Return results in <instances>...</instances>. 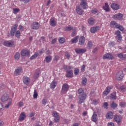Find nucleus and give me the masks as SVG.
Instances as JSON below:
<instances>
[{"mask_svg":"<svg viewBox=\"0 0 126 126\" xmlns=\"http://www.w3.org/2000/svg\"><path fill=\"white\" fill-rule=\"evenodd\" d=\"M78 93L80 95L79 104H82V103H84V101L86 100L87 95L86 94H84V91L82 88H80L78 90Z\"/></svg>","mask_w":126,"mask_h":126,"instance_id":"f257e3e1","label":"nucleus"},{"mask_svg":"<svg viewBox=\"0 0 126 126\" xmlns=\"http://www.w3.org/2000/svg\"><path fill=\"white\" fill-rule=\"evenodd\" d=\"M64 69L66 70V77H73V72L71 69H72V67L70 66L64 65L63 66Z\"/></svg>","mask_w":126,"mask_h":126,"instance_id":"f03ea898","label":"nucleus"},{"mask_svg":"<svg viewBox=\"0 0 126 126\" xmlns=\"http://www.w3.org/2000/svg\"><path fill=\"white\" fill-rule=\"evenodd\" d=\"M110 26H111V27H115V28H118V29H119V30L121 31H124V27L118 24V23L115 21H112L110 23Z\"/></svg>","mask_w":126,"mask_h":126,"instance_id":"7ed1b4c3","label":"nucleus"},{"mask_svg":"<svg viewBox=\"0 0 126 126\" xmlns=\"http://www.w3.org/2000/svg\"><path fill=\"white\" fill-rule=\"evenodd\" d=\"M68 89H69V86L68 84L65 83L64 84L62 88V95H63V94H66V92L68 91Z\"/></svg>","mask_w":126,"mask_h":126,"instance_id":"20e7f679","label":"nucleus"},{"mask_svg":"<svg viewBox=\"0 0 126 126\" xmlns=\"http://www.w3.org/2000/svg\"><path fill=\"white\" fill-rule=\"evenodd\" d=\"M124 72L122 70L119 71L116 76V78L117 80H122L124 78Z\"/></svg>","mask_w":126,"mask_h":126,"instance_id":"39448f33","label":"nucleus"},{"mask_svg":"<svg viewBox=\"0 0 126 126\" xmlns=\"http://www.w3.org/2000/svg\"><path fill=\"white\" fill-rule=\"evenodd\" d=\"M103 59L104 60H113L114 56L110 53H106L103 55Z\"/></svg>","mask_w":126,"mask_h":126,"instance_id":"423d86ee","label":"nucleus"},{"mask_svg":"<svg viewBox=\"0 0 126 126\" xmlns=\"http://www.w3.org/2000/svg\"><path fill=\"white\" fill-rule=\"evenodd\" d=\"M124 15L121 13L117 14L115 15H114L112 16V18L114 19H117L118 20H123V17Z\"/></svg>","mask_w":126,"mask_h":126,"instance_id":"0eeeda50","label":"nucleus"},{"mask_svg":"<svg viewBox=\"0 0 126 126\" xmlns=\"http://www.w3.org/2000/svg\"><path fill=\"white\" fill-rule=\"evenodd\" d=\"M32 28L34 30H37L40 28V24L37 22H34L32 25Z\"/></svg>","mask_w":126,"mask_h":126,"instance_id":"6e6552de","label":"nucleus"},{"mask_svg":"<svg viewBox=\"0 0 126 126\" xmlns=\"http://www.w3.org/2000/svg\"><path fill=\"white\" fill-rule=\"evenodd\" d=\"M81 3L80 5L83 9H86L87 8V2L85 0H80Z\"/></svg>","mask_w":126,"mask_h":126,"instance_id":"1a4fd4ad","label":"nucleus"},{"mask_svg":"<svg viewBox=\"0 0 126 126\" xmlns=\"http://www.w3.org/2000/svg\"><path fill=\"white\" fill-rule=\"evenodd\" d=\"M17 27H18V25H17V24H15L13 27H12L11 31V36H14L16 29H17Z\"/></svg>","mask_w":126,"mask_h":126,"instance_id":"9d476101","label":"nucleus"},{"mask_svg":"<svg viewBox=\"0 0 126 126\" xmlns=\"http://www.w3.org/2000/svg\"><path fill=\"white\" fill-rule=\"evenodd\" d=\"M76 11L77 13H78V14H79V15H81V14H82L84 12V11L81 8V7H80V5H77L76 6Z\"/></svg>","mask_w":126,"mask_h":126,"instance_id":"9b49d317","label":"nucleus"},{"mask_svg":"<svg viewBox=\"0 0 126 126\" xmlns=\"http://www.w3.org/2000/svg\"><path fill=\"white\" fill-rule=\"evenodd\" d=\"M75 52L76 54H84L86 52V49L85 48H76L75 49Z\"/></svg>","mask_w":126,"mask_h":126,"instance_id":"f8f14e48","label":"nucleus"},{"mask_svg":"<svg viewBox=\"0 0 126 126\" xmlns=\"http://www.w3.org/2000/svg\"><path fill=\"white\" fill-rule=\"evenodd\" d=\"M22 72V68L21 67H18L16 68L14 74V75H19Z\"/></svg>","mask_w":126,"mask_h":126,"instance_id":"ddd939ff","label":"nucleus"},{"mask_svg":"<svg viewBox=\"0 0 126 126\" xmlns=\"http://www.w3.org/2000/svg\"><path fill=\"white\" fill-rule=\"evenodd\" d=\"M26 119V114H25V112H22L19 117V121L20 122H22L24 121Z\"/></svg>","mask_w":126,"mask_h":126,"instance_id":"4468645a","label":"nucleus"},{"mask_svg":"<svg viewBox=\"0 0 126 126\" xmlns=\"http://www.w3.org/2000/svg\"><path fill=\"white\" fill-rule=\"evenodd\" d=\"M23 81L24 84H26V85H28V84L30 83L31 80L30 79V78H29V77L27 76H24L23 77Z\"/></svg>","mask_w":126,"mask_h":126,"instance_id":"2eb2a0df","label":"nucleus"},{"mask_svg":"<svg viewBox=\"0 0 126 126\" xmlns=\"http://www.w3.org/2000/svg\"><path fill=\"white\" fill-rule=\"evenodd\" d=\"M114 121L116 122L118 124L122 122V116L121 115H115L114 116Z\"/></svg>","mask_w":126,"mask_h":126,"instance_id":"dca6fc26","label":"nucleus"},{"mask_svg":"<svg viewBox=\"0 0 126 126\" xmlns=\"http://www.w3.org/2000/svg\"><path fill=\"white\" fill-rule=\"evenodd\" d=\"M98 30H100V27L96 26V27H92L90 29L91 33H96Z\"/></svg>","mask_w":126,"mask_h":126,"instance_id":"f3484780","label":"nucleus"},{"mask_svg":"<svg viewBox=\"0 0 126 126\" xmlns=\"http://www.w3.org/2000/svg\"><path fill=\"white\" fill-rule=\"evenodd\" d=\"M9 99V95L6 94H4L1 97V101L2 102H5Z\"/></svg>","mask_w":126,"mask_h":126,"instance_id":"a211bd4d","label":"nucleus"},{"mask_svg":"<svg viewBox=\"0 0 126 126\" xmlns=\"http://www.w3.org/2000/svg\"><path fill=\"white\" fill-rule=\"evenodd\" d=\"M115 34V35H117L116 38H117L118 42H120L123 38L121 35V32L120 31H117Z\"/></svg>","mask_w":126,"mask_h":126,"instance_id":"6ab92c4d","label":"nucleus"},{"mask_svg":"<svg viewBox=\"0 0 126 126\" xmlns=\"http://www.w3.org/2000/svg\"><path fill=\"white\" fill-rule=\"evenodd\" d=\"M3 45L6 47H12L14 45L13 41H5L3 42Z\"/></svg>","mask_w":126,"mask_h":126,"instance_id":"aec40b11","label":"nucleus"},{"mask_svg":"<svg viewBox=\"0 0 126 126\" xmlns=\"http://www.w3.org/2000/svg\"><path fill=\"white\" fill-rule=\"evenodd\" d=\"M84 43H85V37H84L83 36H82L79 38V45L82 46L84 45Z\"/></svg>","mask_w":126,"mask_h":126,"instance_id":"412c9836","label":"nucleus"},{"mask_svg":"<svg viewBox=\"0 0 126 126\" xmlns=\"http://www.w3.org/2000/svg\"><path fill=\"white\" fill-rule=\"evenodd\" d=\"M92 122H94V123H96V122L98 121V118L97 117V114L96 113V112H94V114L92 117Z\"/></svg>","mask_w":126,"mask_h":126,"instance_id":"4be33fe9","label":"nucleus"},{"mask_svg":"<svg viewBox=\"0 0 126 126\" xmlns=\"http://www.w3.org/2000/svg\"><path fill=\"white\" fill-rule=\"evenodd\" d=\"M106 118L108 120H111V119H113V118H114V114L112 113V112H109L106 114Z\"/></svg>","mask_w":126,"mask_h":126,"instance_id":"5701e85b","label":"nucleus"},{"mask_svg":"<svg viewBox=\"0 0 126 126\" xmlns=\"http://www.w3.org/2000/svg\"><path fill=\"white\" fill-rule=\"evenodd\" d=\"M111 8L113 9L114 10H118L119 8H120V5H118V4L112 3L111 5Z\"/></svg>","mask_w":126,"mask_h":126,"instance_id":"b1692460","label":"nucleus"},{"mask_svg":"<svg viewBox=\"0 0 126 126\" xmlns=\"http://www.w3.org/2000/svg\"><path fill=\"white\" fill-rule=\"evenodd\" d=\"M21 56H22V57H25V56H29V51L26 50H23L21 51Z\"/></svg>","mask_w":126,"mask_h":126,"instance_id":"393cba45","label":"nucleus"},{"mask_svg":"<svg viewBox=\"0 0 126 126\" xmlns=\"http://www.w3.org/2000/svg\"><path fill=\"white\" fill-rule=\"evenodd\" d=\"M103 8L105 11H109L110 10V7L108 3H105L104 5L103 6Z\"/></svg>","mask_w":126,"mask_h":126,"instance_id":"a878e982","label":"nucleus"},{"mask_svg":"<svg viewBox=\"0 0 126 126\" xmlns=\"http://www.w3.org/2000/svg\"><path fill=\"white\" fill-rule=\"evenodd\" d=\"M56 86H57V82L55 81H52L50 86V88L51 89H55Z\"/></svg>","mask_w":126,"mask_h":126,"instance_id":"bb28decb","label":"nucleus"},{"mask_svg":"<svg viewBox=\"0 0 126 126\" xmlns=\"http://www.w3.org/2000/svg\"><path fill=\"white\" fill-rule=\"evenodd\" d=\"M50 25L51 26H53V27H55V26H56V25H57V22L56 21H55V20H54V19L51 18L50 19Z\"/></svg>","mask_w":126,"mask_h":126,"instance_id":"cd10ccee","label":"nucleus"},{"mask_svg":"<svg viewBox=\"0 0 126 126\" xmlns=\"http://www.w3.org/2000/svg\"><path fill=\"white\" fill-rule=\"evenodd\" d=\"M79 38V36H77L75 37L72 38L71 40L72 44H74V43H77L78 42V39Z\"/></svg>","mask_w":126,"mask_h":126,"instance_id":"c85d7f7f","label":"nucleus"},{"mask_svg":"<svg viewBox=\"0 0 126 126\" xmlns=\"http://www.w3.org/2000/svg\"><path fill=\"white\" fill-rule=\"evenodd\" d=\"M110 98L113 100H116L117 99V93L116 92H113L111 94Z\"/></svg>","mask_w":126,"mask_h":126,"instance_id":"c756f323","label":"nucleus"},{"mask_svg":"<svg viewBox=\"0 0 126 126\" xmlns=\"http://www.w3.org/2000/svg\"><path fill=\"white\" fill-rule=\"evenodd\" d=\"M92 47H93V43L92 41H89L88 42L87 48L90 50V49L92 48Z\"/></svg>","mask_w":126,"mask_h":126,"instance_id":"7c9ffc66","label":"nucleus"},{"mask_svg":"<svg viewBox=\"0 0 126 126\" xmlns=\"http://www.w3.org/2000/svg\"><path fill=\"white\" fill-rule=\"evenodd\" d=\"M94 21L95 20H94V19L92 18H90V19H88V23L90 25H93V24H94Z\"/></svg>","mask_w":126,"mask_h":126,"instance_id":"2f4dec72","label":"nucleus"},{"mask_svg":"<svg viewBox=\"0 0 126 126\" xmlns=\"http://www.w3.org/2000/svg\"><path fill=\"white\" fill-rule=\"evenodd\" d=\"M59 42L60 44H63L65 42V38L64 37H60L59 38Z\"/></svg>","mask_w":126,"mask_h":126,"instance_id":"473e14b6","label":"nucleus"},{"mask_svg":"<svg viewBox=\"0 0 126 126\" xmlns=\"http://www.w3.org/2000/svg\"><path fill=\"white\" fill-rule=\"evenodd\" d=\"M19 11H20V10L18 8H15L13 9V13H14V14L18 13Z\"/></svg>","mask_w":126,"mask_h":126,"instance_id":"72a5a7b5","label":"nucleus"},{"mask_svg":"<svg viewBox=\"0 0 126 126\" xmlns=\"http://www.w3.org/2000/svg\"><path fill=\"white\" fill-rule=\"evenodd\" d=\"M46 63H50L52 60V56H48L45 58Z\"/></svg>","mask_w":126,"mask_h":126,"instance_id":"f704fd0d","label":"nucleus"},{"mask_svg":"<svg viewBox=\"0 0 126 126\" xmlns=\"http://www.w3.org/2000/svg\"><path fill=\"white\" fill-rule=\"evenodd\" d=\"M33 97L34 99H37V98H38V93H37V91L36 90H34Z\"/></svg>","mask_w":126,"mask_h":126,"instance_id":"c9c22d12","label":"nucleus"},{"mask_svg":"<svg viewBox=\"0 0 126 126\" xmlns=\"http://www.w3.org/2000/svg\"><path fill=\"white\" fill-rule=\"evenodd\" d=\"M14 58H15V60H19V59L20 58V54H19V52H17L15 54Z\"/></svg>","mask_w":126,"mask_h":126,"instance_id":"e433bc0d","label":"nucleus"},{"mask_svg":"<svg viewBox=\"0 0 126 126\" xmlns=\"http://www.w3.org/2000/svg\"><path fill=\"white\" fill-rule=\"evenodd\" d=\"M52 115L54 118H57V117H60L59 113L56 111H54L52 113Z\"/></svg>","mask_w":126,"mask_h":126,"instance_id":"4c0bfd02","label":"nucleus"},{"mask_svg":"<svg viewBox=\"0 0 126 126\" xmlns=\"http://www.w3.org/2000/svg\"><path fill=\"white\" fill-rule=\"evenodd\" d=\"M87 83V79L86 78H83L82 80V85H85Z\"/></svg>","mask_w":126,"mask_h":126,"instance_id":"58836bf2","label":"nucleus"},{"mask_svg":"<svg viewBox=\"0 0 126 126\" xmlns=\"http://www.w3.org/2000/svg\"><path fill=\"white\" fill-rule=\"evenodd\" d=\"M72 30V27L71 26H68L65 28V31H70Z\"/></svg>","mask_w":126,"mask_h":126,"instance_id":"ea45409f","label":"nucleus"},{"mask_svg":"<svg viewBox=\"0 0 126 126\" xmlns=\"http://www.w3.org/2000/svg\"><path fill=\"white\" fill-rule=\"evenodd\" d=\"M118 58H120V59H121V60H124L125 58L126 57V56L123 55V54L120 53L118 55Z\"/></svg>","mask_w":126,"mask_h":126,"instance_id":"a19ab883","label":"nucleus"},{"mask_svg":"<svg viewBox=\"0 0 126 126\" xmlns=\"http://www.w3.org/2000/svg\"><path fill=\"white\" fill-rule=\"evenodd\" d=\"M74 73L75 75H77L79 73V69L76 68L74 70Z\"/></svg>","mask_w":126,"mask_h":126,"instance_id":"79ce46f5","label":"nucleus"},{"mask_svg":"<svg viewBox=\"0 0 126 126\" xmlns=\"http://www.w3.org/2000/svg\"><path fill=\"white\" fill-rule=\"evenodd\" d=\"M38 57V53H35L34 55H33L31 57V60H34V59H36Z\"/></svg>","mask_w":126,"mask_h":126,"instance_id":"37998d69","label":"nucleus"},{"mask_svg":"<svg viewBox=\"0 0 126 126\" xmlns=\"http://www.w3.org/2000/svg\"><path fill=\"white\" fill-rule=\"evenodd\" d=\"M20 31H17L15 32V36L17 37V38H19L20 37Z\"/></svg>","mask_w":126,"mask_h":126,"instance_id":"c03bdc74","label":"nucleus"},{"mask_svg":"<svg viewBox=\"0 0 126 126\" xmlns=\"http://www.w3.org/2000/svg\"><path fill=\"white\" fill-rule=\"evenodd\" d=\"M113 88L111 86H108L106 87L105 91H106L107 92L109 93L111 92V90Z\"/></svg>","mask_w":126,"mask_h":126,"instance_id":"a18cd8bd","label":"nucleus"},{"mask_svg":"<svg viewBox=\"0 0 126 126\" xmlns=\"http://www.w3.org/2000/svg\"><path fill=\"white\" fill-rule=\"evenodd\" d=\"M54 121L55 123H59L60 122V116H58L57 117H55Z\"/></svg>","mask_w":126,"mask_h":126,"instance_id":"49530a36","label":"nucleus"},{"mask_svg":"<svg viewBox=\"0 0 126 126\" xmlns=\"http://www.w3.org/2000/svg\"><path fill=\"white\" fill-rule=\"evenodd\" d=\"M92 13H94V14H96L97 12H98V10L96 8H94L91 10Z\"/></svg>","mask_w":126,"mask_h":126,"instance_id":"de8ad7c7","label":"nucleus"},{"mask_svg":"<svg viewBox=\"0 0 126 126\" xmlns=\"http://www.w3.org/2000/svg\"><path fill=\"white\" fill-rule=\"evenodd\" d=\"M120 89L121 90L122 92H126V89L124 86H121Z\"/></svg>","mask_w":126,"mask_h":126,"instance_id":"09e8293b","label":"nucleus"},{"mask_svg":"<svg viewBox=\"0 0 126 126\" xmlns=\"http://www.w3.org/2000/svg\"><path fill=\"white\" fill-rule=\"evenodd\" d=\"M111 108H117V104L114 102H113L111 104Z\"/></svg>","mask_w":126,"mask_h":126,"instance_id":"8fccbe9b","label":"nucleus"},{"mask_svg":"<svg viewBox=\"0 0 126 126\" xmlns=\"http://www.w3.org/2000/svg\"><path fill=\"white\" fill-rule=\"evenodd\" d=\"M47 102H48V100L47 99H43L42 104L45 106L46 104H47Z\"/></svg>","mask_w":126,"mask_h":126,"instance_id":"3c124183","label":"nucleus"},{"mask_svg":"<svg viewBox=\"0 0 126 126\" xmlns=\"http://www.w3.org/2000/svg\"><path fill=\"white\" fill-rule=\"evenodd\" d=\"M24 104L23 103V102L22 101H20L18 103V106L19 107H23Z\"/></svg>","mask_w":126,"mask_h":126,"instance_id":"603ef678","label":"nucleus"},{"mask_svg":"<svg viewBox=\"0 0 126 126\" xmlns=\"http://www.w3.org/2000/svg\"><path fill=\"white\" fill-rule=\"evenodd\" d=\"M126 105V103L125 102H122L120 103V106L121 107H125Z\"/></svg>","mask_w":126,"mask_h":126,"instance_id":"864d4df0","label":"nucleus"},{"mask_svg":"<svg viewBox=\"0 0 126 126\" xmlns=\"http://www.w3.org/2000/svg\"><path fill=\"white\" fill-rule=\"evenodd\" d=\"M19 30L22 31H24V27H23V26H22V25H20L19 26Z\"/></svg>","mask_w":126,"mask_h":126,"instance_id":"5fc2aeb1","label":"nucleus"},{"mask_svg":"<svg viewBox=\"0 0 126 126\" xmlns=\"http://www.w3.org/2000/svg\"><path fill=\"white\" fill-rule=\"evenodd\" d=\"M93 104H94V105H97V104H98V103H99V101L94 99L93 100Z\"/></svg>","mask_w":126,"mask_h":126,"instance_id":"6e6d98bb","label":"nucleus"},{"mask_svg":"<svg viewBox=\"0 0 126 126\" xmlns=\"http://www.w3.org/2000/svg\"><path fill=\"white\" fill-rule=\"evenodd\" d=\"M32 0H22V1H23L24 3H28L29 1H31Z\"/></svg>","mask_w":126,"mask_h":126,"instance_id":"4d7b16f0","label":"nucleus"},{"mask_svg":"<svg viewBox=\"0 0 126 126\" xmlns=\"http://www.w3.org/2000/svg\"><path fill=\"white\" fill-rule=\"evenodd\" d=\"M109 93H108L107 91H106V90H105L103 92V95H104V96H107V95H108V94H109Z\"/></svg>","mask_w":126,"mask_h":126,"instance_id":"13d9d810","label":"nucleus"},{"mask_svg":"<svg viewBox=\"0 0 126 126\" xmlns=\"http://www.w3.org/2000/svg\"><path fill=\"white\" fill-rule=\"evenodd\" d=\"M85 65H83L82 67H81V70L82 72H84V70L85 69Z\"/></svg>","mask_w":126,"mask_h":126,"instance_id":"bf43d9fd","label":"nucleus"},{"mask_svg":"<svg viewBox=\"0 0 126 126\" xmlns=\"http://www.w3.org/2000/svg\"><path fill=\"white\" fill-rule=\"evenodd\" d=\"M109 45L110 47H114V46H115V42H111L109 44Z\"/></svg>","mask_w":126,"mask_h":126,"instance_id":"052dcab7","label":"nucleus"},{"mask_svg":"<svg viewBox=\"0 0 126 126\" xmlns=\"http://www.w3.org/2000/svg\"><path fill=\"white\" fill-rule=\"evenodd\" d=\"M108 126H115V124L113 122H110L108 124Z\"/></svg>","mask_w":126,"mask_h":126,"instance_id":"680f3d73","label":"nucleus"},{"mask_svg":"<svg viewBox=\"0 0 126 126\" xmlns=\"http://www.w3.org/2000/svg\"><path fill=\"white\" fill-rule=\"evenodd\" d=\"M108 105L109 104H108V102H104L103 103V107H104V108H106V107H108Z\"/></svg>","mask_w":126,"mask_h":126,"instance_id":"e2e57ef3","label":"nucleus"},{"mask_svg":"<svg viewBox=\"0 0 126 126\" xmlns=\"http://www.w3.org/2000/svg\"><path fill=\"white\" fill-rule=\"evenodd\" d=\"M34 115H35L34 113H30V115H29V118H31V117H33V116H34Z\"/></svg>","mask_w":126,"mask_h":126,"instance_id":"0e129e2a","label":"nucleus"},{"mask_svg":"<svg viewBox=\"0 0 126 126\" xmlns=\"http://www.w3.org/2000/svg\"><path fill=\"white\" fill-rule=\"evenodd\" d=\"M59 59H60V57L58 56H56L55 57V58L54 59V61H58L59 60Z\"/></svg>","mask_w":126,"mask_h":126,"instance_id":"69168bd1","label":"nucleus"},{"mask_svg":"<svg viewBox=\"0 0 126 126\" xmlns=\"http://www.w3.org/2000/svg\"><path fill=\"white\" fill-rule=\"evenodd\" d=\"M65 57L67 58V59H69L70 55L68 53H66Z\"/></svg>","mask_w":126,"mask_h":126,"instance_id":"338daca9","label":"nucleus"},{"mask_svg":"<svg viewBox=\"0 0 126 126\" xmlns=\"http://www.w3.org/2000/svg\"><path fill=\"white\" fill-rule=\"evenodd\" d=\"M56 42H57V39L55 38V39L52 40V44H55V43H56Z\"/></svg>","mask_w":126,"mask_h":126,"instance_id":"774afa93","label":"nucleus"}]
</instances>
